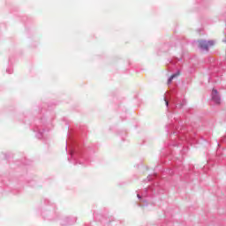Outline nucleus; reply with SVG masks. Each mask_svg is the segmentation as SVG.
Wrapping results in <instances>:
<instances>
[{
  "label": "nucleus",
  "mask_w": 226,
  "mask_h": 226,
  "mask_svg": "<svg viewBox=\"0 0 226 226\" xmlns=\"http://www.w3.org/2000/svg\"><path fill=\"white\" fill-rule=\"evenodd\" d=\"M179 75H180L179 71L177 72H175V74H171V76L168 79V83H171L172 80H174V79H176V77H179Z\"/></svg>",
  "instance_id": "obj_3"
},
{
  "label": "nucleus",
  "mask_w": 226,
  "mask_h": 226,
  "mask_svg": "<svg viewBox=\"0 0 226 226\" xmlns=\"http://www.w3.org/2000/svg\"><path fill=\"white\" fill-rule=\"evenodd\" d=\"M212 99L216 104H221L222 99L218 94V90L216 88H213L212 90Z\"/></svg>",
  "instance_id": "obj_2"
},
{
  "label": "nucleus",
  "mask_w": 226,
  "mask_h": 226,
  "mask_svg": "<svg viewBox=\"0 0 226 226\" xmlns=\"http://www.w3.org/2000/svg\"><path fill=\"white\" fill-rule=\"evenodd\" d=\"M215 45V41H205L204 40H200L199 41V47L202 50H208L209 47H213Z\"/></svg>",
  "instance_id": "obj_1"
}]
</instances>
